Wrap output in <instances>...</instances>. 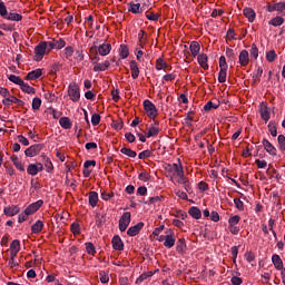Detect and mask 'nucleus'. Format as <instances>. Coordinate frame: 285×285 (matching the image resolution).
I'll return each mask as SVG.
<instances>
[{
  "instance_id": "obj_1",
  "label": "nucleus",
  "mask_w": 285,
  "mask_h": 285,
  "mask_svg": "<svg viewBox=\"0 0 285 285\" xmlns=\"http://www.w3.org/2000/svg\"><path fill=\"white\" fill-rule=\"evenodd\" d=\"M35 56H33V61H41L46 55H48V51L46 49V41L39 42L35 47Z\"/></svg>"
},
{
  "instance_id": "obj_2",
  "label": "nucleus",
  "mask_w": 285,
  "mask_h": 285,
  "mask_svg": "<svg viewBox=\"0 0 285 285\" xmlns=\"http://www.w3.org/2000/svg\"><path fill=\"white\" fill-rule=\"evenodd\" d=\"M144 109L147 114V116L149 117V119H157V116L159 115L157 107L155 106V104H153V101L150 100H145L144 101Z\"/></svg>"
},
{
  "instance_id": "obj_3",
  "label": "nucleus",
  "mask_w": 285,
  "mask_h": 285,
  "mask_svg": "<svg viewBox=\"0 0 285 285\" xmlns=\"http://www.w3.org/2000/svg\"><path fill=\"white\" fill-rule=\"evenodd\" d=\"M68 96L70 97L71 101H75V102L81 99V92L79 90V85H77V82H71L69 85Z\"/></svg>"
},
{
  "instance_id": "obj_4",
  "label": "nucleus",
  "mask_w": 285,
  "mask_h": 285,
  "mask_svg": "<svg viewBox=\"0 0 285 285\" xmlns=\"http://www.w3.org/2000/svg\"><path fill=\"white\" fill-rule=\"evenodd\" d=\"M41 150H43V145L36 144V145H32L29 148H27L24 150V155H26V157H37V155H39V153H41Z\"/></svg>"
},
{
  "instance_id": "obj_5",
  "label": "nucleus",
  "mask_w": 285,
  "mask_h": 285,
  "mask_svg": "<svg viewBox=\"0 0 285 285\" xmlns=\"http://www.w3.org/2000/svg\"><path fill=\"white\" fill-rule=\"evenodd\" d=\"M130 212H126L122 214V216L119 219V230L120 233H125V230L130 225Z\"/></svg>"
},
{
  "instance_id": "obj_6",
  "label": "nucleus",
  "mask_w": 285,
  "mask_h": 285,
  "mask_svg": "<svg viewBox=\"0 0 285 285\" xmlns=\"http://www.w3.org/2000/svg\"><path fill=\"white\" fill-rule=\"evenodd\" d=\"M175 232H173V229L167 230L164 242L165 248H173V246H175Z\"/></svg>"
},
{
  "instance_id": "obj_7",
  "label": "nucleus",
  "mask_w": 285,
  "mask_h": 285,
  "mask_svg": "<svg viewBox=\"0 0 285 285\" xmlns=\"http://www.w3.org/2000/svg\"><path fill=\"white\" fill-rule=\"evenodd\" d=\"M259 115L261 119H263L265 124H268V120L271 119V109L264 102H262L259 106Z\"/></svg>"
},
{
  "instance_id": "obj_8",
  "label": "nucleus",
  "mask_w": 285,
  "mask_h": 285,
  "mask_svg": "<svg viewBox=\"0 0 285 285\" xmlns=\"http://www.w3.org/2000/svg\"><path fill=\"white\" fill-rule=\"evenodd\" d=\"M238 63L242 66V68H246V66L250 63V56L248 55V50L244 49L240 51L238 56Z\"/></svg>"
},
{
  "instance_id": "obj_9",
  "label": "nucleus",
  "mask_w": 285,
  "mask_h": 285,
  "mask_svg": "<svg viewBox=\"0 0 285 285\" xmlns=\"http://www.w3.org/2000/svg\"><path fill=\"white\" fill-rule=\"evenodd\" d=\"M43 170V164L38 163V164H30L27 168V173L28 175H32V177H35V175H39V173H41Z\"/></svg>"
},
{
  "instance_id": "obj_10",
  "label": "nucleus",
  "mask_w": 285,
  "mask_h": 285,
  "mask_svg": "<svg viewBox=\"0 0 285 285\" xmlns=\"http://www.w3.org/2000/svg\"><path fill=\"white\" fill-rule=\"evenodd\" d=\"M41 206H43V200H37L36 203L30 204L24 209V213L27 215H35V213H37V210H39V208H41Z\"/></svg>"
},
{
  "instance_id": "obj_11",
  "label": "nucleus",
  "mask_w": 285,
  "mask_h": 285,
  "mask_svg": "<svg viewBox=\"0 0 285 285\" xmlns=\"http://www.w3.org/2000/svg\"><path fill=\"white\" fill-rule=\"evenodd\" d=\"M263 146H264L266 153H268V155H272V157L277 156V148H275V146H273V144H271V141H268V139H266V138L263 139Z\"/></svg>"
},
{
  "instance_id": "obj_12",
  "label": "nucleus",
  "mask_w": 285,
  "mask_h": 285,
  "mask_svg": "<svg viewBox=\"0 0 285 285\" xmlns=\"http://www.w3.org/2000/svg\"><path fill=\"white\" fill-rule=\"evenodd\" d=\"M19 250H21V242L19 239L12 240L10 244V255H12V257H17V255H19Z\"/></svg>"
},
{
  "instance_id": "obj_13",
  "label": "nucleus",
  "mask_w": 285,
  "mask_h": 285,
  "mask_svg": "<svg viewBox=\"0 0 285 285\" xmlns=\"http://www.w3.org/2000/svg\"><path fill=\"white\" fill-rule=\"evenodd\" d=\"M141 228H144V223H138L135 226H131L128 228L127 235H129V237H135L139 235V233L141 232Z\"/></svg>"
},
{
  "instance_id": "obj_14",
  "label": "nucleus",
  "mask_w": 285,
  "mask_h": 285,
  "mask_svg": "<svg viewBox=\"0 0 285 285\" xmlns=\"http://www.w3.org/2000/svg\"><path fill=\"white\" fill-rule=\"evenodd\" d=\"M110 50H112V45L102 43L98 47V55H100V57H107V55H110Z\"/></svg>"
},
{
  "instance_id": "obj_15",
  "label": "nucleus",
  "mask_w": 285,
  "mask_h": 285,
  "mask_svg": "<svg viewBox=\"0 0 285 285\" xmlns=\"http://www.w3.org/2000/svg\"><path fill=\"white\" fill-rule=\"evenodd\" d=\"M148 43V33L145 30H140L138 33V46L144 49Z\"/></svg>"
},
{
  "instance_id": "obj_16",
  "label": "nucleus",
  "mask_w": 285,
  "mask_h": 285,
  "mask_svg": "<svg viewBox=\"0 0 285 285\" xmlns=\"http://www.w3.org/2000/svg\"><path fill=\"white\" fill-rule=\"evenodd\" d=\"M111 244L114 250H124V240H121V237H119V235L114 236Z\"/></svg>"
},
{
  "instance_id": "obj_17",
  "label": "nucleus",
  "mask_w": 285,
  "mask_h": 285,
  "mask_svg": "<svg viewBox=\"0 0 285 285\" xmlns=\"http://www.w3.org/2000/svg\"><path fill=\"white\" fill-rule=\"evenodd\" d=\"M159 135V121H155V125H151L146 134L147 138L157 137Z\"/></svg>"
},
{
  "instance_id": "obj_18",
  "label": "nucleus",
  "mask_w": 285,
  "mask_h": 285,
  "mask_svg": "<svg viewBox=\"0 0 285 285\" xmlns=\"http://www.w3.org/2000/svg\"><path fill=\"white\" fill-rule=\"evenodd\" d=\"M156 70H173V67L168 65L164 58H158L156 60Z\"/></svg>"
},
{
  "instance_id": "obj_19",
  "label": "nucleus",
  "mask_w": 285,
  "mask_h": 285,
  "mask_svg": "<svg viewBox=\"0 0 285 285\" xmlns=\"http://www.w3.org/2000/svg\"><path fill=\"white\" fill-rule=\"evenodd\" d=\"M43 75V71L41 69H36L30 71L27 76H26V80L27 81H35V79H39V77H41Z\"/></svg>"
},
{
  "instance_id": "obj_20",
  "label": "nucleus",
  "mask_w": 285,
  "mask_h": 285,
  "mask_svg": "<svg viewBox=\"0 0 285 285\" xmlns=\"http://www.w3.org/2000/svg\"><path fill=\"white\" fill-rule=\"evenodd\" d=\"M197 60L203 70H208V56L206 53L198 55Z\"/></svg>"
},
{
  "instance_id": "obj_21",
  "label": "nucleus",
  "mask_w": 285,
  "mask_h": 285,
  "mask_svg": "<svg viewBox=\"0 0 285 285\" xmlns=\"http://www.w3.org/2000/svg\"><path fill=\"white\" fill-rule=\"evenodd\" d=\"M272 262H273L276 271H282L284 268V262L282 261V257H279V255L274 254L272 256Z\"/></svg>"
},
{
  "instance_id": "obj_22",
  "label": "nucleus",
  "mask_w": 285,
  "mask_h": 285,
  "mask_svg": "<svg viewBox=\"0 0 285 285\" xmlns=\"http://www.w3.org/2000/svg\"><path fill=\"white\" fill-rule=\"evenodd\" d=\"M108 68H110V61L106 60L102 63L98 62L94 66V72H105Z\"/></svg>"
},
{
  "instance_id": "obj_23",
  "label": "nucleus",
  "mask_w": 285,
  "mask_h": 285,
  "mask_svg": "<svg viewBox=\"0 0 285 285\" xmlns=\"http://www.w3.org/2000/svg\"><path fill=\"white\" fill-rule=\"evenodd\" d=\"M20 210L19 206L13 205L4 208V215H7V217H14V215H19Z\"/></svg>"
},
{
  "instance_id": "obj_24",
  "label": "nucleus",
  "mask_w": 285,
  "mask_h": 285,
  "mask_svg": "<svg viewBox=\"0 0 285 285\" xmlns=\"http://www.w3.org/2000/svg\"><path fill=\"white\" fill-rule=\"evenodd\" d=\"M243 14L244 17H246V19H248L249 23H253V21H255L256 13L253 8H245L243 10Z\"/></svg>"
},
{
  "instance_id": "obj_25",
  "label": "nucleus",
  "mask_w": 285,
  "mask_h": 285,
  "mask_svg": "<svg viewBox=\"0 0 285 285\" xmlns=\"http://www.w3.org/2000/svg\"><path fill=\"white\" fill-rule=\"evenodd\" d=\"M130 70L132 79H137L139 77V65L137 63V61H130Z\"/></svg>"
},
{
  "instance_id": "obj_26",
  "label": "nucleus",
  "mask_w": 285,
  "mask_h": 285,
  "mask_svg": "<svg viewBox=\"0 0 285 285\" xmlns=\"http://www.w3.org/2000/svg\"><path fill=\"white\" fill-rule=\"evenodd\" d=\"M97 204H99V194H97V191H90L89 193V206L95 208V206H97Z\"/></svg>"
},
{
  "instance_id": "obj_27",
  "label": "nucleus",
  "mask_w": 285,
  "mask_h": 285,
  "mask_svg": "<svg viewBox=\"0 0 285 285\" xmlns=\"http://www.w3.org/2000/svg\"><path fill=\"white\" fill-rule=\"evenodd\" d=\"M177 161H178V163H174V164L171 165V170H174V173H176V175H177V177H178L179 175H183V173H184V166L181 165V160H180V159H178Z\"/></svg>"
},
{
  "instance_id": "obj_28",
  "label": "nucleus",
  "mask_w": 285,
  "mask_h": 285,
  "mask_svg": "<svg viewBox=\"0 0 285 285\" xmlns=\"http://www.w3.org/2000/svg\"><path fill=\"white\" fill-rule=\"evenodd\" d=\"M189 50L191 52V57H197V55H199V50H202V47L199 46V42L193 41L189 46Z\"/></svg>"
},
{
  "instance_id": "obj_29",
  "label": "nucleus",
  "mask_w": 285,
  "mask_h": 285,
  "mask_svg": "<svg viewBox=\"0 0 285 285\" xmlns=\"http://www.w3.org/2000/svg\"><path fill=\"white\" fill-rule=\"evenodd\" d=\"M41 230H43V222H41V220H38L37 223H35L31 226V233L33 235H39V233H41Z\"/></svg>"
},
{
  "instance_id": "obj_30",
  "label": "nucleus",
  "mask_w": 285,
  "mask_h": 285,
  "mask_svg": "<svg viewBox=\"0 0 285 285\" xmlns=\"http://www.w3.org/2000/svg\"><path fill=\"white\" fill-rule=\"evenodd\" d=\"M59 124L61 128H65V130H70L72 128V122L70 121V118L68 117H61L59 120Z\"/></svg>"
},
{
  "instance_id": "obj_31",
  "label": "nucleus",
  "mask_w": 285,
  "mask_h": 285,
  "mask_svg": "<svg viewBox=\"0 0 285 285\" xmlns=\"http://www.w3.org/2000/svg\"><path fill=\"white\" fill-rule=\"evenodd\" d=\"M188 213L194 219H202V209L198 207H190Z\"/></svg>"
},
{
  "instance_id": "obj_32",
  "label": "nucleus",
  "mask_w": 285,
  "mask_h": 285,
  "mask_svg": "<svg viewBox=\"0 0 285 285\" xmlns=\"http://www.w3.org/2000/svg\"><path fill=\"white\" fill-rule=\"evenodd\" d=\"M129 55H130V51L128 49V46L127 45H120L119 56L121 57V59H128Z\"/></svg>"
},
{
  "instance_id": "obj_33",
  "label": "nucleus",
  "mask_w": 285,
  "mask_h": 285,
  "mask_svg": "<svg viewBox=\"0 0 285 285\" xmlns=\"http://www.w3.org/2000/svg\"><path fill=\"white\" fill-rule=\"evenodd\" d=\"M177 253H186V239L179 238L177 246H176Z\"/></svg>"
},
{
  "instance_id": "obj_34",
  "label": "nucleus",
  "mask_w": 285,
  "mask_h": 285,
  "mask_svg": "<svg viewBox=\"0 0 285 285\" xmlns=\"http://www.w3.org/2000/svg\"><path fill=\"white\" fill-rule=\"evenodd\" d=\"M141 8L140 3L130 2L129 3V12H132V14H139Z\"/></svg>"
},
{
  "instance_id": "obj_35",
  "label": "nucleus",
  "mask_w": 285,
  "mask_h": 285,
  "mask_svg": "<svg viewBox=\"0 0 285 285\" xmlns=\"http://www.w3.org/2000/svg\"><path fill=\"white\" fill-rule=\"evenodd\" d=\"M120 153H121L122 155H126L127 157H131L132 159H134L135 157H137V151H135V150H132V149H130V148H127V147H122V148L120 149Z\"/></svg>"
},
{
  "instance_id": "obj_36",
  "label": "nucleus",
  "mask_w": 285,
  "mask_h": 285,
  "mask_svg": "<svg viewBox=\"0 0 285 285\" xmlns=\"http://www.w3.org/2000/svg\"><path fill=\"white\" fill-rule=\"evenodd\" d=\"M7 19L8 21H21L23 19V16L19 14V13H7Z\"/></svg>"
},
{
  "instance_id": "obj_37",
  "label": "nucleus",
  "mask_w": 285,
  "mask_h": 285,
  "mask_svg": "<svg viewBox=\"0 0 285 285\" xmlns=\"http://www.w3.org/2000/svg\"><path fill=\"white\" fill-rule=\"evenodd\" d=\"M20 88L22 92H26L27 95H35V92H37V90L33 87L26 82Z\"/></svg>"
},
{
  "instance_id": "obj_38",
  "label": "nucleus",
  "mask_w": 285,
  "mask_h": 285,
  "mask_svg": "<svg viewBox=\"0 0 285 285\" xmlns=\"http://www.w3.org/2000/svg\"><path fill=\"white\" fill-rule=\"evenodd\" d=\"M275 10L277 12H284L285 10V3L284 2H278V3H274L272 6V9H269V12H275Z\"/></svg>"
},
{
  "instance_id": "obj_39",
  "label": "nucleus",
  "mask_w": 285,
  "mask_h": 285,
  "mask_svg": "<svg viewBox=\"0 0 285 285\" xmlns=\"http://www.w3.org/2000/svg\"><path fill=\"white\" fill-rule=\"evenodd\" d=\"M249 55H250L252 59L257 61V57H259V49L257 48V45H255V43L252 45Z\"/></svg>"
},
{
  "instance_id": "obj_40",
  "label": "nucleus",
  "mask_w": 285,
  "mask_h": 285,
  "mask_svg": "<svg viewBox=\"0 0 285 285\" xmlns=\"http://www.w3.org/2000/svg\"><path fill=\"white\" fill-rule=\"evenodd\" d=\"M283 23H284V18H282L279 16L273 18L269 21V26H274V28H277L278 26H283Z\"/></svg>"
},
{
  "instance_id": "obj_41",
  "label": "nucleus",
  "mask_w": 285,
  "mask_h": 285,
  "mask_svg": "<svg viewBox=\"0 0 285 285\" xmlns=\"http://www.w3.org/2000/svg\"><path fill=\"white\" fill-rule=\"evenodd\" d=\"M266 174L271 178L281 179L279 174L277 173V169H275L273 166H269Z\"/></svg>"
},
{
  "instance_id": "obj_42",
  "label": "nucleus",
  "mask_w": 285,
  "mask_h": 285,
  "mask_svg": "<svg viewBox=\"0 0 285 285\" xmlns=\"http://www.w3.org/2000/svg\"><path fill=\"white\" fill-rule=\"evenodd\" d=\"M9 81H11L12 83H16L17 86H20V87L24 83V81H23V79H21V77L14 76V75L9 76Z\"/></svg>"
},
{
  "instance_id": "obj_43",
  "label": "nucleus",
  "mask_w": 285,
  "mask_h": 285,
  "mask_svg": "<svg viewBox=\"0 0 285 285\" xmlns=\"http://www.w3.org/2000/svg\"><path fill=\"white\" fill-rule=\"evenodd\" d=\"M217 108H219V104H214L213 101H208L204 106V111L209 112V110H217Z\"/></svg>"
},
{
  "instance_id": "obj_44",
  "label": "nucleus",
  "mask_w": 285,
  "mask_h": 285,
  "mask_svg": "<svg viewBox=\"0 0 285 285\" xmlns=\"http://www.w3.org/2000/svg\"><path fill=\"white\" fill-rule=\"evenodd\" d=\"M43 160H45V168H47V173H52V170H55V167L52 166V161L50 160V158L42 156Z\"/></svg>"
},
{
  "instance_id": "obj_45",
  "label": "nucleus",
  "mask_w": 285,
  "mask_h": 285,
  "mask_svg": "<svg viewBox=\"0 0 285 285\" xmlns=\"http://www.w3.org/2000/svg\"><path fill=\"white\" fill-rule=\"evenodd\" d=\"M17 101H19V98L14 97V96H9L8 98H4L2 100L3 106H10V104H17Z\"/></svg>"
},
{
  "instance_id": "obj_46",
  "label": "nucleus",
  "mask_w": 285,
  "mask_h": 285,
  "mask_svg": "<svg viewBox=\"0 0 285 285\" xmlns=\"http://www.w3.org/2000/svg\"><path fill=\"white\" fill-rule=\"evenodd\" d=\"M86 250L88 253V255H92V257H95L97 249L95 248V244L92 243H86Z\"/></svg>"
},
{
  "instance_id": "obj_47",
  "label": "nucleus",
  "mask_w": 285,
  "mask_h": 285,
  "mask_svg": "<svg viewBox=\"0 0 285 285\" xmlns=\"http://www.w3.org/2000/svg\"><path fill=\"white\" fill-rule=\"evenodd\" d=\"M153 275H155V273H153V272L144 273V274H141V275L137 278L136 283H137V284H141V282L148 279V277H153Z\"/></svg>"
},
{
  "instance_id": "obj_48",
  "label": "nucleus",
  "mask_w": 285,
  "mask_h": 285,
  "mask_svg": "<svg viewBox=\"0 0 285 285\" xmlns=\"http://www.w3.org/2000/svg\"><path fill=\"white\" fill-rule=\"evenodd\" d=\"M227 70L228 69H220L219 70V73H218L219 83H226Z\"/></svg>"
},
{
  "instance_id": "obj_49",
  "label": "nucleus",
  "mask_w": 285,
  "mask_h": 285,
  "mask_svg": "<svg viewBox=\"0 0 285 285\" xmlns=\"http://www.w3.org/2000/svg\"><path fill=\"white\" fill-rule=\"evenodd\" d=\"M240 220H242V217L239 215L232 216L228 219V225L229 226H237V224H239Z\"/></svg>"
},
{
  "instance_id": "obj_50",
  "label": "nucleus",
  "mask_w": 285,
  "mask_h": 285,
  "mask_svg": "<svg viewBox=\"0 0 285 285\" xmlns=\"http://www.w3.org/2000/svg\"><path fill=\"white\" fill-rule=\"evenodd\" d=\"M266 59L269 63H273V61H275L277 59V53H275V50H269L266 53Z\"/></svg>"
},
{
  "instance_id": "obj_51",
  "label": "nucleus",
  "mask_w": 285,
  "mask_h": 285,
  "mask_svg": "<svg viewBox=\"0 0 285 285\" xmlns=\"http://www.w3.org/2000/svg\"><path fill=\"white\" fill-rule=\"evenodd\" d=\"M226 57L227 59H230V61H235V59H237V55L232 48H226Z\"/></svg>"
},
{
  "instance_id": "obj_52",
  "label": "nucleus",
  "mask_w": 285,
  "mask_h": 285,
  "mask_svg": "<svg viewBox=\"0 0 285 285\" xmlns=\"http://www.w3.org/2000/svg\"><path fill=\"white\" fill-rule=\"evenodd\" d=\"M0 17H2V19L8 17V8L3 1L0 2Z\"/></svg>"
},
{
  "instance_id": "obj_53",
  "label": "nucleus",
  "mask_w": 285,
  "mask_h": 285,
  "mask_svg": "<svg viewBox=\"0 0 285 285\" xmlns=\"http://www.w3.org/2000/svg\"><path fill=\"white\" fill-rule=\"evenodd\" d=\"M159 17H161V14H159V13H155V12L146 13V18L149 21H159Z\"/></svg>"
},
{
  "instance_id": "obj_54",
  "label": "nucleus",
  "mask_w": 285,
  "mask_h": 285,
  "mask_svg": "<svg viewBox=\"0 0 285 285\" xmlns=\"http://www.w3.org/2000/svg\"><path fill=\"white\" fill-rule=\"evenodd\" d=\"M71 233H73V235H80L81 226L79 225V223L71 224Z\"/></svg>"
},
{
  "instance_id": "obj_55",
  "label": "nucleus",
  "mask_w": 285,
  "mask_h": 285,
  "mask_svg": "<svg viewBox=\"0 0 285 285\" xmlns=\"http://www.w3.org/2000/svg\"><path fill=\"white\" fill-rule=\"evenodd\" d=\"M75 55V48L72 46H68L65 48V57L66 59H70Z\"/></svg>"
},
{
  "instance_id": "obj_56",
  "label": "nucleus",
  "mask_w": 285,
  "mask_h": 285,
  "mask_svg": "<svg viewBox=\"0 0 285 285\" xmlns=\"http://www.w3.org/2000/svg\"><path fill=\"white\" fill-rule=\"evenodd\" d=\"M100 122H101V116L99 114H94L91 116L92 126H99Z\"/></svg>"
},
{
  "instance_id": "obj_57",
  "label": "nucleus",
  "mask_w": 285,
  "mask_h": 285,
  "mask_svg": "<svg viewBox=\"0 0 285 285\" xmlns=\"http://www.w3.org/2000/svg\"><path fill=\"white\" fill-rule=\"evenodd\" d=\"M41 108V98L36 97L32 100V110H39Z\"/></svg>"
},
{
  "instance_id": "obj_58",
  "label": "nucleus",
  "mask_w": 285,
  "mask_h": 285,
  "mask_svg": "<svg viewBox=\"0 0 285 285\" xmlns=\"http://www.w3.org/2000/svg\"><path fill=\"white\" fill-rule=\"evenodd\" d=\"M45 45H46V50L48 55L51 50H55V48H57V45L55 41H45Z\"/></svg>"
},
{
  "instance_id": "obj_59",
  "label": "nucleus",
  "mask_w": 285,
  "mask_h": 285,
  "mask_svg": "<svg viewBox=\"0 0 285 285\" xmlns=\"http://www.w3.org/2000/svg\"><path fill=\"white\" fill-rule=\"evenodd\" d=\"M148 157H153V151L149 149H146L138 155V159H146Z\"/></svg>"
},
{
  "instance_id": "obj_60",
  "label": "nucleus",
  "mask_w": 285,
  "mask_h": 285,
  "mask_svg": "<svg viewBox=\"0 0 285 285\" xmlns=\"http://www.w3.org/2000/svg\"><path fill=\"white\" fill-rule=\"evenodd\" d=\"M268 130H269L272 137H275L277 135V127L275 126V122L271 121L268 124Z\"/></svg>"
},
{
  "instance_id": "obj_61",
  "label": "nucleus",
  "mask_w": 285,
  "mask_h": 285,
  "mask_svg": "<svg viewBox=\"0 0 285 285\" xmlns=\"http://www.w3.org/2000/svg\"><path fill=\"white\" fill-rule=\"evenodd\" d=\"M277 139H278V146H279L281 150H283V153H285V136L279 135Z\"/></svg>"
},
{
  "instance_id": "obj_62",
  "label": "nucleus",
  "mask_w": 285,
  "mask_h": 285,
  "mask_svg": "<svg viewBox=\"0 0 285 285\" xmlns=\"http://www.w3.org/2000/svg\"><path fill=\"white\" fill-rule=\"evenodd\" d=\"M138 179H140V181H150V174L146 171L140 173Z\"/></svg>"
},
{
  "instance_id": "obj_63",
  "label": "nucleus",
  "mask_w": 285,
  "mask_h": 285,
  "mask_svg": "<svg viewBox=\"0 0 285 285\" xmlns=\"http://www.w3.org/2000/svg\"><path fill=\"white\" fill-rule=\"evenodd\" d=\"M100 282L101 284H108V282H110V277L106 272H100Z\"/></svg>"
},
{
  "instance_id": "obj_64",
  "label": "nucleus",
  "mask_w": 285,
  "mask_h": 285,
  "mask_svg": "<svg viewBox=\"0 0 285 285\" xmlns=\"http://www.w3.org/2000/svg\"><path fill=\"white\" fill-rule=\"evenodd\" d=\"M234 204H235L237 210H244V202H242V199L235 198Z\"/></svg>"
}]
</instances>
